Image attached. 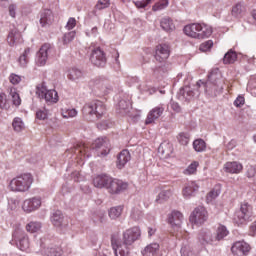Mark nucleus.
Returning <instances> with one entry per match:
<instances>
[{
  "mask_svg": "<svg viewBox=\"0 0 256 256\" xmlns=\"http://www.w3.org/2000/svg\"><path fill=\"white\" fill-rule=\"evenodd\" d=\"M127 187L129 184L124 182L123 180L110 178L106 189L110 195H118V193H123V191H127Z\"/></svg>",
  "mask_w": 256,
  "mask_h": 256,
  "instance_id": "9b49d317",
  "label": "nucleus"
},
{
  "mask_svg": "<svg viewBox=\"0 0 256 256\" xmlns=\"http://www.w3.org/2000/svg\"><path fill=\"white\" fill-rule=\"evenodd\" d=\"M41 227V222L31 221L26 225L25 229L28 233H37L41 231Z\"/></svg>",
  "mask_w": 256,
  "mask_h": 256,
  "instance_id": "e433bc0d",
  "label": "nucleus"
},
{
  "mask_svg": "<svg viewBox=\"0 0 256 256\" xmlns=\"http://www.w3.org/2000/svg\"><path fill=\"white\" fill-rule=\"evenodd\" d=\"M221 195V186H215L206 196L207 203H211L214 199H217L218 196Z\"/></svg>",
  "mask_w": 256,
  "mask_h": 256,
  "instance_id": "c9c22d12",
  "label": "nucleus"
},
{
  "mask_svg": "<svg viewBox=\"0 0 256 256\" xmlns=\"http://www.w3.org/2000/svg\"><path fill=\"white\" fill-rule=\"evenodd\" d=\"M12 127L16 133H21L25 129V122H23V119L16 117L13 119Z\"/></svg>",
  "mask_w": 256,
  "mask_h": 256,
  "instance_id": "4c0bfd02",
  "label": "nucleus"
},
{
  "mask_svg": "<svg viewBox=\"0 0 256 256\" xmlns=\"http://www.w3.org/2000/svg\"><path fill=\"white\" fill-rule=\"evenodd\" d=\"M82 115L87 121H95L105 115V104L99 100L86 103L82 108Z\"/></svg>",
  "mask_w": 256,
  "mask_h": 256,
  "instance_id": "39448f33",
  "label": "nucleus"
},
{
  "mask_svg": "<svg viewBox=\"0 0 256 256\" xmlns=\"http://www.w3.org/2000/svg\"><path fill=\"white\" fill-rule=\"evenodd\" d=\"M7 41L10 47L17 45V43H21V32L17 29H13L9 32Z\"/></svg>",
  "mask_w": 256,
  "mask_h": 256,
  "instance_id": "c756f323",
  "label": "nucleus"
},
{
  "mask_svg": "<svg viewBox=\"0 0 256 256\" xmlns=\"http://www.w3.org/2000/svg\"><path fill=\"white\" fill-rule=\"evenodd\" d=\"M73 39H75V31L65 33L62 38V41H63L64 45H69V43H71V41H73Z\"/></svg>",
  "mask_w": 256,
  "mask_h": 256,
  "instance_id": "603ef678",
  "label": "nucleus"
},
{
  "mask_svg": "<svg viewBox=\"0 0 256 256\" xmlns=\"http://www.w3.org/2000/svg\"><path fill=\"white\" fill-rule=\"evenodd\" d=\"M131 161V153L129 150H122L118 155L117 167L123 169L127 163Z\"/></svg>",
  "mask_w": 256,
  "mask_h": 256,
  "instance_id": "bb28decb",
  "label": "nucleus"
},
{
  "mask_svg": "<svg viewBox=\"0 0 256 256\" xmlns=\"http://www.w3.org/2000/svg\"><path fill=\"white\" fill-rule=\"evenodd\" d=\"M165 113V105L159 104L158 106L154 107L152 110L149 111L147 118L145 120L146 125H151V123H155L161 115Z\"/></svg>",
  "mask_w": 256,
  "mask_h": 256,
  "instance_id": "6ab92c4d",
  "label": "nucleus"
},
{
  "mask_svg": "<svg viewBox=\"0 0 256 256\" xmlns=\"http://www.w3.org/2000/svg\"><path fill=\"white\" fill-rule=\"evenodd\" d=\"M197 167H199V162H192L185 170V175H195L197 173Z\"/></svg>",
  "mask_w": 256,
  "mask_h": 256,
  "instance_id": "a18cd8bd",
  "label": "nucleus"
},
{
  "mask_svg": "<svg viewBox=\"0 0 256 256\" xmlns=\"http://www.w3.org/2000/svg\"><path fill=\"white\" fill-rule=\"evenodd\" d=\"M77 25V20L75 18H69L66 24V29L71 31Z\"/></svg>",
  "mask_w": 256,
  "mask_h": 256,
  "instance_id": "0e129e2a",
  "label": "nucleus"
},
{
  "mask_svg": "<svg viewBox=\"0 0 256 256\" xmlns=\"http://www.w3.org/2000/svg\"><path fill=\"white\" fill-rule=\"evenodd\" d=\"M12 241L16 243V247H18L20 251H27L29 247H31L29 235H27V233L20 228L15 229L14 233L12 234Z\"/></svg>",
  "mask_w": 256,
  "mask_h": 256,
  "instance_id": "6e6552de",
  "label": "nucleus"
},
{
  "mask_svg": "<svg viewBox=\"0 0 256 256\" xmlns=\"http://www.w3.org/2000/svg\"><path fill=\"white\" fill-rule=\"evenodd\" d=\"M249 235H251V237H255L256 235V220L249 227Z\"/></svg>",
  "mask_w": 256,
  "mask_h": 256,
  "instance_id": "774afa93",
  "label": "nucleus"
},
{
  "mask_svg": "<svg viewBox=\"0 0 256 256\" xmlns=\"http://www.w3.org/2000/svg\"><path fill=\"white\" fill-rule=\"evenodd\" d=\"M110 5L111 0H98L95 5V9H97L98 11H103V9L109 8Z\"/></svg>",
  "mask_w": 256,
  "mask_h": 256,
  "instance_id": "49530a36",
  "label": "nucleus"
},
{
  "mask_svg": "<svg viewBox=\"0 0 256 256\" xmlns=\"http://www.w3.org/2000/svg\"><path fill=\"white\" fill-rule=\"evenodd\" d=\"M169 55H171V48L168 44H160L156 46L155 51V59L159 63H163L169 59Z\"/></svg>",
  "mask_w": 256,
  "mask_h": 256,
  "instance_id": "f3484780",
  "label": "nucleus"
},
{
  "mask_svg": "<svg viewBox=\"0 0 256 256\" xmlns=\"http://www.w3.org/2000/svg\"><path fill=\"white\" fill-rule=\"evenodd\" d=\"M42 199L39 196H34L32 198H28L24 200L22 204V209L25 213H33V211H37V209L41 208Z\"/></svg>",
  "mask_w": 256,
  "mask_h": 256,
  "instance_id": "2eb2a0df",
  "label": "nucleus"
},
{
  "mask_svg": "<svg viewBox=\"0 0 256 256\" xmlns=\"http://www.w3.org/2000/svg\"><path fill=\"white\" fill-rule=\"evenodd\" d=\"M161 249V246L157 242H153L148 244L143 250L142 255L143 256H156L157 253H159V250Z\"/></svg>",
  "mask_w": 256,
  "mask_h": 256,
  "instance_id": "c85d7f7f",
  "label": "nucleus"
},
{
  "mask_svg": "<svg viewBox=\"0 0 256 256\" xmlns=\"http://www.w3.org/2000/svg\"><path fill=\"white\" fill-rule=\"evenodd\" d=\"M141 237V230L139 227H132L127 229L122 234V242L116 238H112L111 245L115 256H129L133 244Z\"/></svg>",
  "mask_w": 256,
  "mask_h": 256,
  "instance_id": "f257e3e1",
  "label": "nucleus"
},
{
  "mask_svg": "<svg viewBox=\"0 0 256 256\" xmlns=\"http://www.w3.org/2000/svg\"><path fill=\"white\" fill-rule=\"evenodd\" d=\"M129 102L126 100H120L116 106L118 113H129Z\"/></svg>",
  "mask_w": 256,
  "mask_h": 256,
  "instance_id": "79ce46f5",
  "label": "nucleus"
},
{
  "mask_svg": "<svg viewBox=\"0 0 256 256\" xmlns=\"http://www.w3.org/2000/svg\"><path fill=\"white\" fill-rule=\"evenodd\" d=\"M168 222L172 227L179 229L181 227V223H183V213L179 211H172L168 217Z\"/></svg>",
  "mask_w": 256,
  "mask_h": 256,
  "instance_id": "b1692460",
  "label": "nucleus"
},
{
  "mask_svg": "<svg viewBox=\"0 0 256 256\" xmlns=\"http://www.w3.org/2000/svg\"><path fill=\"white\" fill-rule=\"evenodd\" d=\"M178 141L181 145H188L189 144V134L187 133H180L178 135Z\"/></svg>",
  "mask_w": 256,
  "mask_h": 256,
  "instance_id": "4d7b16f0",
  "label": "nucleus"
},
{
  "mask_svg": "<svg viewBox=\"0 0 256 256\" xmlns=\"http://www.w3.org/2000/svg\"><path fill=\"white\" fill-rule=\"evenodd\" d=\"M37 119H40V121H45L47 117H49V110L46 108H42L36 112Z\"/></svg>",
  "mask_w": 256,
  "mask_h": 256,
  "instance_id": "8fccbe9b",
  "label": "nucleus"
},
{
  "mask_svg": "<svg viewBox=\"0 0 256 256\" xmlns=\"http://www.w3.org/2000/svg\"><path fill=\"white\" fill-rule=\"evenodd\" d=\"M193 149L197 153H203V151L207 149V143H205L203 139H196L193 142Z\"/></svg>",
  "mask_w": 256,
  "mask_h": 256,
  "instance_id": "ea45409f",
  "label": "nucleus"
},
{
  "mask_svg": "<svg viewBox=\"0 0 256 256\" xmlns=\"http://www.w3.org/2000/svg\"><path fill=\"white\" fill-rule=\"evenodd\" d=\"M207 218V210L202 206L197 207L190 215V221L194 225H203L207 221Z\"/></svg>",
  "mask_w": 256,
  "mask_h": 256,
  "instance_id": "ddd939ff",
  "label": "nucleus"
},
{
  "mask_svg": "<svg viewBox=\"0 0 256 256\" xmlns=\"http://www.w3.org/2000/svg\"><path fill=\"white\" fill-rule=\"evenodd\" d=\"M181 256H193V251H191V247L189 244H183L180 249Z\"/></svg>",
  "mask_w": 256,
  "mask_h": 256,
  "instance_id": "5fc2aeb1",
  "label": "nucleus"
},
{
  "mask_svg": "<svg viewBox=\"0 0 256 256\" xmlns=\"http://www.w3.org/2000/svg\"><path fill=\"white\" fill-rule=\"evenodd\" d=\"M36 95L39 99H45L46 103H57L59 101V94L55 90H47L44 84L36 86Z\"/></svg>",
  "mask_w": 256,
  "mask_h": 256,
  "instance_id": "1a4fd4ad",
  "label": "nucleus"
},
{
  "mask_svg": "<svg viewBox=\"0 0 256 256\" xmlns=\"http://www.w3.org/2000/svg\"><path fill=\"white\" fill-rule=\"evenodd\" d=\"M196 95L197 92L193 91V88H191V86H185L180 89L178 99L180 101H191Z\"/></svg>",
  "mask_w": 256,
  "mask_h": 256,
  "instance_id": "5701e85b",
  "label": "nucleus"
},
{
  "mask_svg": "<svg viewBox=\"0 0 256 256\" xmlns=\"http://www.w3.org/2000/svg\"><path fill=\"white\" fill-rule=\"evenodd\" d=\"M255 217V212L253 211V206L247 202L241 204L240 210L235 213L234 222L237 225H243L247 221H251Z\"/></svg>",
  "mask_w": 256,
  "mask_h": 256,
  "instance_id": "423d86ee",
  "label": "nucleus"
},
{
  "mask_svg": "<svg viewBox=\"0 0 256 256\" xmlns=\"http://www.w3.org/2000/svg\"><path fill=\"white\" fill-rule=\"evenodd\" d=\"M9 15L13 18H15L16 12L17 11V5L15 4H10L8 7Z\"/></svg>",
  "mask_w": 256,
  "mask_h": 256,
  "instance_id": "338daca9",
  "label": "nucleus"
},
{
  "mask_svg": "<svg viewBox=\"0 0 256 256\" xmlns=\"http://www.w3.org/2000/svg\"><path fill=\"white\" fill-rule=\"evenodd\" d=\"M42 255L46 256H61L63 255V249L61 246L55 244L54 240L41 239Z\"/></svg>",
  "mask_w": 256,
  "mask_h": 256,
  "instance_id": "0eeeda50",
  "label": "nucleus"
},
{
  "mask_svg": "<svg viewBox=\"0 0 256 256\" xmlns=\"http://www.w3.org/2000/svg\"><path fill=\"white\" fill-rule=\"evenodd\" d=\"M109 181H111V177L107 174H100L94 177L93 185L97 189H107V185H109Z\"/></svg>",
  "mask_w": 256,
  "mask_h": 256,
  "instance_id": "412c9836",
  "label": "nucleus"
},
{
  "mask_svg": "<svg viewBox=\"0 0 256 256\" xmlns=\"http://www.w3.org/2000/svg\"><path fill=\"white\" fill-rule=\"evenodd\" d=\"M29 53H31V49L30 48H27L23 55H21L19 57V63L21 65V67H27V63H29Z\"/></svg>",
  "mask_w": 256,
  "mask_h": 256,
  "instance_id": "c03bdc74",
  "label": "nucleus"
},
{
  "mask_svg": "<svg viewBox=\"0 0 256 256\" xmlns=\"http://www.w3.org/2000/svg\"><path fill=\"white\" fill-rule=\"evenodd\" d=\"M55 21V16H53V11L49 9H44L40 15V25L41 27H51Z\"/></svg>",
  "mask_w": 256,
  "mask_h": 256,
  "instance_id": "aec40b11",
  "label": "nucleus"
},
{
  "mask_svg": "<svg viewBox=\"0 0 256 256\" xmlns=\"http://www.w3.org/2000/svg\"><path fill=\"white\" fill-rule=\"evenodd\" d=\"M131 217L134 221H139L143 217V212L139 208H133L131 211Z\"/></svg>",
  "mask_w": 256,
  "mask_h": 256,
  "instance_id": "6e6d98bb",
  "label": "nucleus"
},
{
  "mask_svg": "<svg viewBox=\"0 0 256 256\" xmlns=\"http://www.w3.org/2000/svg\"><path fill=\"white\" fill-rule=\"evenodd\" d=\"M198 241L201 245H217L215 234L207 228H203L198 233Z\"/></svg>",
  "mask_w": 256,
  "mask_h": 256,
  "instance_id": "4468645a",
  "label": "nucleus"
},
{
  "mask_svg": "<svg viewBox=\"0 0 256 256\" xmlns=\"http://www.w3.org/2000/svg\"><path fill=\"white\" fill-rule=\"evenodd\" d=\"M98 129L103 130V129H109L113 127V123L110 121H102L97 125Z\"/></svg>",
  "mask_w": 256,
  "mask_h": 256,
  "instance_id": "680f3d73",
  "label": "nucleus"
},
{
  "mask_svg": "<svg viewBox=\"0 0 256 256\" xmlns=\"http://www.w3.org/2000/svg\"><path fill=\"white\" fill-rule=\"evenodd\" d=\"M0 109H9V100L5 93H0Z\"/></svg>",
  "mask_w": 256,
  "mask_h": 256,
  "instance_id": "864d4df0",
  "label": "nucleus"
},
{
  "mask_svg": "<svg viewBox=\"0 0 256 256\" xmlns=\"http://www.w3.org/2000/svg\"><path fill=\"white\" fill-rule=\"evenodd\" d=\"M90 61L95 67H105L107 65V56L101 48H95L90 56Z\"/></svg>",
  "mask_w": 256,
  "mask_h": 256,
  "instance_id": "f8f14e48",
  "label": "nucleus"
},
{
  "mask_svg": "<svg viewBox=\"0 0 256 256\" xmlns=\"http://www.w3.org/2000/svg\"><path fill=\"white\" fill-rule=\"evenodd\" d=\"M49 55H51V44L42 45L36 55L37 65H39L40 67H44V65H47Z\"/></svg>",
  "mask_w": 256,
  "mask_h": 256,
  "instance_id": "dca6fc26",
  "label": "nucleus"
},
{
  "mask_svg": "<svg viewBox=\"0 0 256 256\" xmlns=\"http://www.w3.org/2000/svg\"><path fill=\"white\" fill-rule=\"evenodd\" d=\"M213 47V40H207L204 43L200 45V51L202 53H207V51H211V48Z\"/></svg>",
  "mask_w": 256,
  "mask_h": 256,
  "instance_id": "3c124183",
  "label": "nucleus"
},
{
  "mask_svg": "<svg viewBox=\"0 0 256 256\" xmlns=\"http://www.w3.org/2000/svg\"><path fill=\"white\" fill-rule=\"evenodd\" d=\"M235 107H243L245 105V98L242 96H238L234 101Z\"/></svg>",
  "mask_w": 256,
  "mask_h": 256,
  "instance_id": "69168bd1",
  "label": "nucleus"
},
{
  "mask_svg": "<svg viewBox=\"0 0 256 256\" xmlns=\"http://www.w3.org/2000/svg\"><path fill=\"white\" fill-rule=\"evenodd\" d=\"M50 221L54 227H63V221H65V216L60 210L52 212L50 216Z\"/></svg>",
  "mask_w": 256,
  "mask_h": 256,
  "instance_id": "cd10ccee",
  "label": "nucleus"
},
{
  "mask_svg": "<svg viewBox=\"0 0 256 256\" xmlns=\"http://www.w3.org/2000/svg\"><path fill=\"white\" fill-rule=\"evenodd\" d=\"M87 151V148L85 147V144H77V146L75 147V154L79 155V153L81 155L85 154Z\"/></svg>",
  "mask_w": 256,
  "mask_h": 256,
  "instance_id": "052dcab7",
  "label": "nucleus"
},
{
  "mask_svg": "<svg viewBox=\"0 0 256 256\" xmlns=\"http://www.w3.org/2000/svg\"><path fill=\"white\" fill-rule=\"evenodd\" d=\"M184 33L192 39H207L213 35V28L205 23H192L184 27Z\"/></svg>",
  "mask_w": 256,
  "mask_h": 256,
  "instance_id": "20e7f679",
  "label": "nucleus"
},
{
  "mask_svg": "<svg viewBox=\"0 0 256 256\" xmlns=\"http://www.w3.org/2000/svg\"><path fill=\"white\" fill-rule=\"evenodd\" d=\"M226 173L238 174L243 171V164L239 162H227L223 167Z\"/></svg>",
  "mask_w": 256,
  "mask_h": 256,
  "instance_id": "a878e982",
  "label": "nucleus"
},
{
  "mask_svg": "<svg viewBox=\"0 0 256 256\" xmlns=\"http://www.w3.org/2000/svg\"><path fill=\"white\" fill-rule=\"evenodd\" d=\"M33 181L31 173H22L10 180L8 187L13 193H27L31 189Z\"/></svg>",
  "mask_w": 256,
  "mask_h": 256,
  "instance_id": "7ed1b4c3",
  "label": "nucleus"
},
{
  "mask_svg": "<svg viewBox=\"0 0 256 256\" xmlns=\"http://www.w3.org/2000/svg\"><path fill=\"white\" fill-rule=\"evenodd\" d=\"M66 77L69 81H79L83 77V71L76 67H72L67 70Z\"/></svg>",
  "mask_w": 256,
  "mask_h": 256,
  "instance_id": "7c9ffc66",
  "label": "nucleus"
},
{
  "mask_svg": "<svg viewBox=\"0 0 256 256\" xmlns=\"http://www.w3.org/2000/svg\"><path fill=\"white\" fill-rule=\"evenodd\" d=\"M199 191V185L196 182H188L182 189V195L185 199H191Z\"/></svg>",
  "mask_w": 256,
  "mask_h": 256,
  "instance_id": "4be33fe9",
  "label": "nucleus"
},
{
  "mask_svg": "<svg viewBox=\"0 0 256 256\" xmlns=\"http://www.w3.org/2000/svg\"><path fill=\"white\" fill-rule=\"evenodd\" d=\"M95 88L100 91L103 95H107L109 91H111V85H109V81L103 78H98L94 81Z\"/></svg>",
  "mask_w": 256,
  "mask_h": 256,
  "instance_id": "393cba45",
  "label": "nucleus"
},
{
  "mask_svg": "<svg viewBox=\"0 0 256 256\" xmlns=\"http://www.w3.org/2000/svg\"><path fill=\"white\" fill-rule=\"evenodd\" d=\"M61 115L64 119L77 117V110L75 108H71V109L64 108L61 110Z\"/></svg>",
  "mask_w": 256,
  "mask_h": 256,
  "instance_id": "37998d69",
  "label": "nucleus"
},
{
  "mask_svg": "<svg viewBox=\"0 0 256 256\" xmlns=\"http://www.w3.org/2000/svg\"><path fill=\"white\" fill-rule=\"evenodd\" d=\"M9 81L10 83H12V85H19V83H21V76L17 74H11L9 77Z\"/></svg>",
  "mask_w": 256,
  "mask_h": 256,
  "instance_id": "bf43d9fd",
  "label": "nucleus"
},
{
  "mask_svg": "<svg viewBox=\"0 0 256 256\" xmlns=\"http://www.w3.org/2000/svg\"><path fill=\"white\" fill-rule=\"evenodd\" d=\"M171 195V190H162L156 198V203H165V201H167Z\"/></svg>",
  "mask_w": 256,
  "mask_h": 256,
  "instance_id": "a19ab883",
  "label": "nucleus"
},
{
  "mask_svg": "<svg viewBox=\"0 0 256 256\" xmlns=\"http://www.w3.org/2000/svg\"><path fill=\"white\" fill-rule=\"evenodd\" d=\"M92 149H95L98 157H105L111 151V143H109L107 137L98 138L92 144Z\"/></svg>",
  "mask_w": 256,
  "mask_h": 256,
  "instance_id": "9d476101",
  "label": "nucleus"
},
{
  "mask_svg": "<svg viewBox=\"0 0 256 256\" xmlns=\"http://www.w3.org/2000/svg\"><path fill=\"white\" fill-rule=\"evenodd\" d=\"M232 15L236 18H241L243 15H245V6L241 3L236 4L232 8Z\"/></svg>",
  "mask_w": 256,
  "mask_h": 256,
  "instance_id": "58836bf2",
  "label": "nucleus"
},
{
  "mask_svg": "<svg viewBox=\"0 0 256 256\" xmlns=\"http://www.w3.org/2000/svg\"><path fill=\"white\" fill-rule=\"evenodd\" d=\"M152 1L153 0H142V1H136L134 2V4L137 7V9H145V7H147V5H150Z\"/></svg>",
  "mask_w": 256,
  "mask_h": 256,
  "instance_id": "13d9d810",
  "label": "nucleus"
},
{
  "mask_svg": "<svg viewBox=\"0 0 256 256\" xmlns=\"http://www.w3.org/2000/svg\"><path fill=\"white\" fill-rule=\"evenodd\" d=\"M229 235V230H227V227L225 225H219L216 229V234L214 235L216 239V244L219 243V241H223L225 237Z\"/></svg>",
  "mask_w": 256,
  "mask_h": 256,
  "instance_id": "2f4dec72",
  "label": "nucleus"
},
{
  "mask_svg": "<svg viewBox=\"0 0 256 256\" xmlns=\"http://www.w3.org/2000/svg\"><path fill=\"white\" fill-rule=\"evenodd\" d=\"M251 251V246L245 241H237L231 247L232 255L245 256Z\"/></svg>",
  "mask_w": 256,
  "mask_h": 256,
  "instance_id": "a211bd4d",
  "label": "nucleus"
},
{
  "mask_svg": "<svg viewBox=\"0 0 256 256\" xmlns=\"http://www.w3.org/2000/svg\"><path fill=\"white\" fill-rule=\"evenodd\" d=\"M237 61V52L233 51L232 49L229 50L225 55H224V58H223V63L225 65H231L233 64L234 62Z\"/></svg>",
  "mask_w": 256,
  "mask_h": 256,
  "instance_id": "72a5a7b5",
  "label": "nucleus"
},
{
  "mask_svg": "<svg viewBox=\"0 0 256 256\" xmlns=\"http://www.w3.org/2000/svg\"><path fill=\"white\" fill-rule=\"evenodd\" d=\"M197 89H205V93L209 95L210 97H217L219 93L223 92V84L221 83V72L219 71V68H215L211 70V72L208 75V82H203L202 80H199L196 83Z\"/></svg>",
  "mask_w": 256,
  "mask_h": 256,
  "instance_id": "f03ea898",
  "label": "nucleus"
},
{
  "mask_svg": "<svg viewBox=\"0 0 256 256\" xmlns=\"http://www.w3.org/2000/svg\"><path fill=\"white\" fill-rule=\"evenodd\" d=\"M160 27L163 29V31H166L167 33L175 31V24L173 23V20L171 18H163L160 21Z\"/></svg>",
  "mask_w": 256,
  "mask_h": 256,
  "instance_id": "473e14b6",
  "label": "nucleus"
},
{
  "mask_svg": "<svg viewBox=\"0 0 256 256\" xmlns=\"http://www.w3.org/2000/svg\"><path fill=\"white\" fill-rule=\"evenodd\" d=\"M10 97H12L13 105H15L16 107H19V105H21V97L18 93L15 92V89L10 90Z\"/></svg>",
  "mask_w": 256,
  "mask_h": 256,
  "instance_id": "de8ad7c7",
  "label": "nucleus"
},
{
  "mask_svg": "<svg viewBox=\"0 0 256 256\" xmlns=\"http://www.w3.org/2000/svg\"><path fill=\"white\" fill-rule=\"evenodd\" d=\"M169 6V0H162L161 2L156 3L152 10L153 11H163V9H166V7Z\"/></svg>",
  "mask_w": 256,
  "mask_h": 256,
  "instance_id": "09e8293b",
  "label": "nucleus"
},
{
  "mask_svg": "<svg viewBox=\"0 0 256 256\" xmlns=\"http://www.w3.org/2000/svg\"><path fill=\"white\" fill-rule=\"evenodd\" d=\"M123 213V206H115L109 209L108 215L110 219H119Z\"/></svg>",
  "mask_w": 256,
  "mask_h": 256,
  "instance_id": "f704fd0d",
  "label": "nucleus"
},
{
  "mask_svg": "<svg viewBox=\"0 0 256 256\" xmlns=\"http://www.w3.org/2000/svg\"><path fill=\"white\" fill-rule=\"evenodd\" d=\"M255 175H256V168H255V166H249L248 169H247V172H246V176L249 179H252V177H255Z\"/></svg>",
  "mask_w": 256,
  "mask_h": 256,
  "instance_id": "e2e57ef3",
  "label": "nucleus"
}]
</instances>
